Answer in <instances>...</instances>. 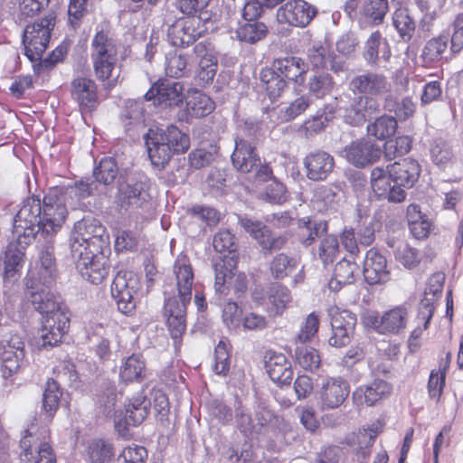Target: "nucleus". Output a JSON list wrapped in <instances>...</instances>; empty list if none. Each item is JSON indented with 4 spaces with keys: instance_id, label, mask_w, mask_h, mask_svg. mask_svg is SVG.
<instances>
[{
    "instance_id": "22",
    "label": "nucleus",
    "mask_w": 463,
    "mask_h": 463,
    "mask_svg": "<svg viewBox=\"0 0 463 463\" xmlns=\"http://www.w3.org/2000/svg\"><path fill=\"white\" fill-rule=\"evenodd\" d=\"M363 274L370 285L384 283L390 279L386 258L374 248L366 251Z\"/></svg>"
},
{
    "instance_id": "44",
    "label": "nucleus",
    "mask_w": 463,
    "mask_h": 463,
    "mask_svg": "<svg viewBox=\"0 0 463 463\" xmlns=\"http://www.w3.org/2000/svg\"><path fill=\"white\" fill-rule=\"evenodd\" d=\"M95 190H97V184L95 182H89L88 180H80L76 182L73 186L60 189L62 194L69 201V206L71 209H76L79 202L88 196H90Z\"/></svg>"
},
{
    "instance_id": "36",
    "label": "nucleus",
    "mask_w": 463,
    "mask_h": 463,
    "mask_svg": "<svg viewBox=\"0 0 463 463\" xmlns=\"http://www.w3.org/2000/svg\"><path fill=\"white\" fill-rule=\"evenodd\" d=\"M392 24L400 42L409 43L414 37L417 24L408 8H396L392 14Z\"/></svg>"
},
{
    "instance_id": "45",
    "label": "nucleus",
    "mask_w": 463,
    "mask_h": 463,
    "mask_svg": "<svg viewBox=\"0 0 463 463\" xmlns=\"http://www.w3.org/2000/svg\"><path fill=\"white\" fill-rule=\"evenodd\" d=\"M267 33V25L260 21H247L236 30L239 41L251 44L262 40Z\"/></svg>"
},
{
    "instance_id": "32",
    "label": "nucleus",
    "mask_w": 463,
    "mask_h": 463,
    "mask_svg": "<svg viewBox=\"0 0 463 463\" xmlns=\"http://www.w3.org/2000/svg\"><path fill=\"white\" fill-rule=\"evenodd\" d=\"M266 371L272 382L279 385H289L293 377L290 362L281 353H272L265 361Z\"/></svg>"
},
{
    "instance_id": "57",
    "label": "nucleus",
    "mask_w": 463,
    "mask_h": 463,
    "mask_svg": "<svg viewBox=\"0 0 463 463\" xmlns=\"http://www.w3.org/2000/svg\"><path fill=\"white\" fill-rule=\"evenodd\" d=\"M330 317L331 329L347 328L354 329L356 324V317L346 309H340L337 307H332L328 309Z\"/></svg>"
},
{
    "instance_id": "8",
    "label": "nucleus",
    "mask_w": 463,
    "mask_h": 463,
    "mask_svg": "<svg viewBox=\"0 0 463 463\" xmlns=\"http://www.w3.org/2000/svg\"><path fill=\"white\" fill-rule=\"evenodd\" d=\"M68 208L69 201L60 189H53L44 196L42 213L45 234L54 233L61 227L67 217Z\"/></svg>"
},
{
    "instance_id": "33",
    "label": "nucleus",
    "mask_w": 463,
    "mask_h": 463,
    "mask_svg": "<svg viewBox=\"0 0 463 463\" xmlns=\"http://www.w3.org/2000/svg\"><path fill=\"white\" fill-rule=\"evenodd\" d=\"M71 95L82 109H93L98 103L97 85L88 78L79 77L71 82Z\"/></svg>"
},
{
    "instance_id": "17",
    "label": "nucleus",
    "mask_w": 463,
    "mask_h": 463,
    "mask_svg": "<svg viewBox=\"0 0 463 463\" xmlns=\"http://www.w3.org/2000/svg\"><path fill=\"white\" fill-rule=\"evenodd\" d=\"M148 404L149 402H147L145 398L142 400L137 399L126 409V414L124 416H122V413L114 411L115 429L121 437L129 439L131 436L130 427H135L142 423L146 418L148 414Z\"/></svg>"
},
{
    "instance_id": "6",
    "label": "nucleus",
    "mask_w": 463,
    "mask_h": 463,
    "mask_svg": "<svg viewBox=\"0 0 463 463\" xmlns=\"http://www.w3.org/2000/svg\"><path fill=\"white\" fill-rule=\"evenodd\" d=\"M54 26V17L48 14L38 22L28 24L24 32L23 42L25 55L32 61L42 59L51 38V31Z\"/></svg>"
},
{
    "instance_id": "49",
    "label": "nucleus",
    "mask_w": 463,
    "mask_h": 463,
    "mask_svg": "<svg viewBox=\"0 0 463 463\" xmlns=\"http://www.w3.org/2000/svg\"><path fill=\"white\" fill-rule=\"evenodd\" d=\"M298 260L285 253L277 254L270 261L269 269L273 278L282 279L298 267Z\"/></svg>"
},
{
    "instance_id": "54",
    "label": "nucleus",
    "mask_w": 463,
    "mask_h": 463,
    "mask_svg": "<svg viewBox=\"0 0 463 463\" xmlns=\"http://www.w3.org/2000/svg\"><path fill=\"white\" fill-rule=\"evenodd\" d=\"M320 318L318 314L312 312L307 316L300 325L299 331L296 336V344H307L317 335L319 329Z\"/></svg>"
},
{
    "instance_id": "35",
    "label": "nucleus",
    "mask_w": 463,
    "mask_h": 463,
    "mask_svg": "<svg viewBox=\"0 0 463 463\" xmlns=\"http://www.w3.org/2000/svg\"><path fill=\"white\" fill-rule=\"evenodd\" d=\"M364 58L370 65L377 64L380 59L388 61L391 56L389 43L383 38L380 31H374L370 34L364 43Z\"/></svg>"
},
{
    "instance_id": "19",
    "label": "nucleus",
    "mask_w": 463,
    "mask_h": 463,
    "mask_svg": "<svg viewBox=\"0 0 463 463\" xmlns=\"http://www.w3.org/2000/svg\"><path fill=\"white\" fill-rule=\"evenodd\" d=\"M303 164L309 180L324 181L333 172L335 159L324 150H315L305 156Z\"/></svg>"
},
{
    "instance_id": "50",
    "label": "nucleus",
    "mask_w": 463,
    "mask_h": 463,
    "mask_svg": "<svg viewBox=\"0 0 463 463\" xmlns=\"http://www.w3.org/2000/svg\"><path fill=\"white\" fill-rule=\"evenodd\" d=\"M118 174V166L113 157L101 159L93 170L95 181L99 184L108 185L112 184Z\"/></svg>"
},
{
    "instance_id": "47",
    "label": "nucleus",
    "mask_w": 463,
    "mask_h": 463,
    "mask_svg": "<svg viewBox=\"0 0 463 463\" xmlns=\"http://www.w3.org/2000/svg\"><path fill=\"white\" fill-rule=\"evenodd\" d=\"M145 362L139 354L129 356L120 367L119 376L124 382H139L145 377Z\"/></svg>"
},
{
    "instance_id": "34",
    "label": "nucleus",
    "mask_w": 463,
    "mask_h": 463,
    "mask_svg": "<svg viewBox=\"0 0 463 463\" xmlns=\"http://www.w3.org/2000/svg\"><path fill=\"white\" fill-rule=\"evenodd\" d=\"M386 243L388 248L392 250L396 261L401 263L405 269H411L420 264V251L411 247L405 241L388 238Z\"/></svg>"
},
{
    "instance_id": "16",
    "label": "nucleus",
    "mask_w": 463,
    "mask_h": 463,
    "mask_svg": "<svg viewBox=\"0 0 463 463\" xmlns=\"http://www.w3.org/2000/svg\"><path fill=\"white\" fill-rule=\"evenodd\" d=\"M149 198L145 183H122L118 186L116 202L120 210L132 212L143 208Z\"/></svg>"
},
{
    "instance_id": "27",
    "label": "nucleus",
    "mask_w": 463,
    "mask_h": 463,
    "mask_svg": "<svg viewBox=\"0 0 463 463\" xmlns=\"http://www.w3.org/2000/svg\"><path fill=\"white\" fill-rule=\"evenodd\" d=\"M443 281L444 276L442 274H434L429 279L428 287L425 289V297L420 302L418 318L424 321L425 329L428 327L435 310L433 298L441 295Z\"/></svg>"
},
{
    "instance_id": "13",
    "label": "nucleus",
    "mask_w": 463,
    "mask_h": 463,
    "mask_svg": "<svg viewBox=\"0 0 463 463\" xmlns=\"http://www.w3.org/2000/svg\"><path fill=\"white\" fill-rule=\"evenodd\" d=\"M349 89L360 96L373 99L387 94L391 90V82L381 72L365 71L351 79Z\"/></svg>"
},
{
    "instance_id": "29",
    "label": "nucleus",
    "mask_w": 463,
    "mask_h": 463,
    "mask_svg": "<svg viewBox=\"0 0 463 463\" xmlns=\"http://www.w3.org/2000/svg\"><path fill=\"white\" fill-rule=\"evenodd\" d=\"M81 277L92 284H99L109 274V260L102 250L77 267Z\"/></svg>"
},
{
    "instance_id": "3",
    "label": "nucleus",
    "mask_w": 463,
    "mask_h": 463,
    "mask_svg": "<svg viewBox=\"0 0 463 463\" xmlns=\"http://www.w3.org/2000/svg\"><path fill=\"white\" fill-rule=\"evenodd\" d=\"M282 422V419L265 409L256 411L254 417L244 411L236 414L237 427L248 439H267L280 442L283 439L280 428Z\"/></svg>"
},
{
    "instance_id": "51",
    "label": "nucleus",
    "mask_w": 463,
    "mask_h": 463,
    "mask_svg": "<svg viewBox=\"0 0 463 463\" xmlns=\"http://www.w3.org/2000/svg\"><path fill=\"white\" fill-rule=\"evenodd\" d=\"M449 368V362H441L438 370L433 369L430 372L429 382H428V392L430 399L436 402L439 401V398L443 392L445 386L447 369Z\"/></svg>"
},
{
    "instance_id": "62",
    "label": "nucleus",
    "mask_w": 463,
    "mask_h": 463,
    "mask_svg": "<svg viewBox=\"0 0 463 463\" xmlns=\"http://www.w3.org/2000/svg\"><path fill=\"white\" fill-rule=\"evenodd\" d=\"M339 251L338 240L335 235H326L320 242L318 257L325 266L331 264L336 259Z\"/></svg>"
},
{
    "instance_id": "55",
    "label": "nucleus",
    "mask_w": 463,
    "mask_h": 463,
    "mask_svg": "<svg viewBox=\"0 0 463 463\" xmlns=\"http://www.w3.org/2000/svg\"><path fill=\"white\" fill-rule=\"evenodd\" d=\"M333 57V52L321 43H314L307 49V59L314 68H326Z\"/></svg>"
},
{
    "instance_id": "4",
    "label": "nucleus",
    "mask_w": 463,
    "mask_h": 463,
    "mask_svg": "<svg viewBox=\"0 0 463 463\" xmlns=\"http://www.w3.org/2000/svg\"><path fill=\"white\" fill-rule=\"evenodd\" d=\"M40 232L42 235L45 233L41 200L34 196L28 197L14 217L13 237L22 249H25Z\"/></svg>"
},
{
    "instance_id": "39",
    "label": "nucleus",
    "mask_w": 463,
    "mask_h": 463,
    "mask_svg": "<svg viewBox=\"0 0 463 463\" xmlns=\"http://www.w3.org/2000/svg\"><path fill=\"white\" fill-rule=\"evenodd\" d=\"M178 294L184 296L185 300L192 298V286L194 275L192 268L186 263L184 257L179 258L174 266Z\"/></svg>"
},
{
    "instance_id": "52",
    "label": "nucleus",
    "mask_w": 463,
    "mask_h": 463,
    "mask_svg": "<svg viewBox=\"0 0 463 463\" xmlns=\"http://www.w3.org/2000/svg\"><path fill=\"white\" fill-rule=\"evenodd\" d=\"M207 413L209 416L210 425L215 427L224 425L232 420V411L222 401L214 400L207 405Z\"/></svg>"
},
{
    "instance_id": "31",
    "label": "nucleus",
    "mask_w": 463,
    "mask_h": 463,
    "mask_svg": "<svg viewBox=\"0 0 463 463\" xmlns=\"http://www.w3.org/2000/svg\"><path fill=\"white\" fill-rule=\"evenodd\" d=\"M378 109L374 99L358 96L345 110V121L352 126H360L372 117Z\"/></svg>"
},
{
    "instance_id": "20",
    "label": "nucleus",
    "mask_w": 463,
    "mask_h": 463,
    "mask_svg": "<svg viewBox=\"0 0 463 463\" xmlns=\"http://www.w3.org/2000/svg\"><path fill=\"white\" fill-rule=\"evenodd\" d=\"M374 330L383 335H398L402 332L408 322V311L403 306H398L384 312L380 317L371 318Z\"/></svg>"
},
{
    "instance_id": "25",
    "label": "nucleus",
    "mask_w": 463,
    "mask_h": 463,
    "mask_svg": "<svg viewBox=\"0 0 463 463\" xmlns=\"http://www.w3.org/2000/svg\"><path fill=\"white\" fill-rule=\"evenodd\" d=\"M199 22L195 18H189L186 21H176L169 26L167 36L171 43L175 46H188L194 43L203 33L200 27H195Z\"/></svg>"
},
{
    "instance_id": "14",
    "label": "nucleus",
    "mask_w": 463,
    "mask_h": 463,
    "mask_svg": "<svg viewBox=\"0 0 463 463\" xmlns=\"http://www.w3.org/2000/svg\"><path fill=\"white\" fill-rule=\"evenodd\" d=\"M238 223L248 232L260 246L266 250H280L286 243V238L272 233L261 222L249 218L246 215H238Z\"/></svg>"
},
{
    "instance_id": "21",
    "label": "nucleus",
    "mask_w": 463,
    "mask_h": 463,
    "mask_svg": "<svg viewBox=\"0 0 463 463\" xmlns=\"http://www.w3.org/2000/svg\"><path fill=\"white\" fill-rule=\"evenodd\" d=\"M145 98L165 107L178 106L184 99L183 86L177 81L164 80L153 85Z\"/></svg>"
},
{
    "instance_id": "28",
    "label": "nucleus",
    "mask_w": 463,
    "mask_h": 463,
    "mask_svg": "<svg viewBox=\"0 0 463 463\" xmlns=\"http://www.w3.org/2000/svg\"><path fill=\"white\" fill-rule=\"evenodd\" d=\"M383 423L381 420L373 422L367 429L360 430L356 435L354 446L352 450L354 451L353 461L362 463L366 460L371 452V447L373 445L376 436L383 430Z\"/></svg>"
},
{
    "instance_id": "61",
    "label": "nucleus",
    "mask_w": 463,
    "mask_h": 463,
    "mask_svg": "<svg viewBox=\"0 0 463 463\" xmlns=\"http://www.w3.org/2000/svg\"><path fill=\"white\" fill-rule=\"evenodd\" d=\"M357 217L359 218V222H362V227L358 231L359 242L364 246H369L375 239L373 219L368 218L367 210L361 208L357 209Z\"/></svg>"
},
{
    "instance_id": "64",
    "label": "nucleus",
    "mask_w": 463,
    "mask_h": 463,
    "mask_svg": "<svg viewBox=\"0 0 463 463\" xmlns=\"http://www.w3.org/2000/svg\"><path fill=\"white\" fill-rule=\"evenodd\" d=\"M309 105V97L303 95L296 99L288 106L280 109V119L282 121H290L302 114Z\"/></svg>"
},
{
    "instance_id": "46",
    "label": "nucleus",
    "mask_w": 463,
    "mask_h": 463,
    "mask_svg": "<svg viewBox=\"0 0 463 463\" xmlns=\"http://www.w3.org/2000/svg\"><path fill=\"white\" fill-rule=\"evenodd\" d=\"M295 359L300 367L307 371H315L321 363L318 351L307 344H296Z\"/></svg>"
},
{
    "instance_id": "56",
    "label": "nucleus",
    "mask_w": 463,
    "mask_h": 463,
    "mask_svg": "<svg viewBox=\"0 0 463 463\" xmlns=\"http://www.w3.org/2000/svg\"><path fill=\"white\" fill-rule=\"evenodd\" d=\"M24 353L22 351H0L1 370L3 376L7 378L18 372L21 367Z\"/></svg>"
},
{
    "instance_id": "40",
    "label": "nucleus",
    "mask_w": 463,
    "mask_h": 463,
    "mask_svg": "<svg viewBox=\"0 0 463 463\" xmlns=\"http://www.w3.org/2000/svg\"><path fill=\"white\" fill-rule=\"evenodd\" d=\"M326 232L327 222L325 221H317L309 217L299 221L298 237L305 246L311 245L317 238L322 237Z\"/></svg>"
},
{
    "instance_id": "24",
    "label": "nucleus",
    "mask_w": 463,
    "mask_h": 463,
    "mask_svg": "<svg viewBox=\"0 0 463 463\" xmlns=\"http://www.w3.org/2000/svg\"><path fill=\"white\" fill-rule=\"evenodd\" d=\"M387 175L400 183L405 188H411L420 175V165L418 161L407 157L387 165Z\"/></svg>"
},
{
    "instance_id": "43",
    "label": "nucleus",
    "mask_w": 463,
    "mask_h": 463,
    "mask_svg": "<svg viewBox=\"0 0 463 463\" xmlns=\"http://www.w3.org/2000/svg\"><path fill=\"white\" fill-rule=\"evenodd\" d=\"M118 49L114 39L105 31L98 32L91 41L90 57H117Z\"/></svg>"
},
{
    "instance_id": "7",
    "label": "nucleus",
    "mask_w": 463,
    "mask_h": 463,
    "mask_svg": "<svg viewBox=\"0 0 463 463\" xmlns=\"http://www.w3.org/2000/svg\"><path fill=\"white\" fill-rule=\"evenodd\" d=\"M138 289V278L130 270H119L111 284V297L118 311L129 315L136 308L135 294Z\"/></svg>"
},
{
    "instance_id": "5",
    "label": "nucleus",
    "mask_w": 463,
    "mask_h": 463,
    "mask_svg": "<svg viewBox=\"0 0 463 463\" xmlns=\"http://www.w3.org/2000/svg\"><path fill=\"white\" fill-rule=\"evenodd\" d=\"M213 246L215 251L222 254L213 261L214 287L217 290H222V288L232 279V270L237 268L235 252L238 245L235 235L228 229L221 230L213 236Z\"/></svg>"
},
{
    "instance_id": "26",
    "label": "nucleus",
    "mask_w": 463,
    "mask_h": 463,
    "mask_svg": "<svg viewBox=\"0 0 463 463\" xmlns=\"http://www.w3.org/2000/svg\"><path fill=\"white\" fill-rule=\"evenodd\" d=\"M392 386L384 380L376 379L372 383L357 387L353 392L356 404L373 406L377 402L390 394Z\"/></svg>"
},
{
    "instance_id": "11",
    "label": "nucleus",
    "mask_w": 463,
    "mask_h": 463,
    "mask_svg": "<svg viewBox=\"0 0 463 463\" xmlns=\"http://www.w3.org/2000/svg\"><path fill=\"white\" fill-rule=\"evenodd\" d=\"M317 9L305 0H288L277 10L279 24L304 28L317 15Z\"/></svg>"
},
{
    "instance_id": "12",
    "label": "nucleus",
    "mask_w": 463,
    "mask_h": 463,
    "mask_svg": "<svg viewBox=\"0 0 463 463\" xmlns=\"http://www.w3.org/2000/svg\"><path fill=\"white\" fill-rule=\"evenodd\" d=\"M371 186L378 199L387 200L393 203L403 202L409 189L400 185L396 180H392L383 167H375L372 170Z\"/></svg>"
},
{
    "instance_id": "53",
    "label": "nucleus",
    "mask_w": 463,
    "mask_h": 463,
    "mask_svg": "<svg viewBox=\"0 0 463 463\" xmlns=\"http://www.w3.org/2000/svg\"><path fill=\"white\" fill-rule=\"evenodd\" d=\"M213 361V371L214 373L225 376L230 370V353L226 338H222L215 346Z\"/></svg>"
},
{
    "instance_id": "63",
    "label": "nucleus",
    "mask_w": 463,
    "mask_h": 463,
    "mask_svg": "<svg viewBox=\"0 0 463 463\" xmlns=\"http://www.w3.org/2000/svg\"><path fill=\"white\" fill-rule=\"evenodd\" d=\"M209 191L218 196L223 194L226 182V173L223 169L214 166L207 173L206 181Z\"/></svg>"
},
{
    "instance_id": "38",
    "label": "nucleus",
    "mask_w": 463,
    "mask_h": 463,
    "mask_svg": "<svg viewBox=\"0 0 463 463\" xmlns=\"http://www.w3.org/2000/svg\"><path fill=\"white\" fill-rule=\"evenodd\" d=\"M448 34H439L428 40L420 56L424 65L430 66L441 61L444 52L448 49Z\"/></svg>"
},
{
    "instance_id": "30",
    "label": "nucleus",
    "mask_w": 463,
    "mask_h": 463,
    "mask_svg": "<svg viewBox=\"0 0 463 463\" xmlns=\"http://www.w3.org/2000/svg\"><path fill=\"white\" fill-rule=\"evenodd\" d=\"M33 429L34 427L32 426L31 429L25 430L24 435L21 439L20 447L23 450L20 455L21 461L29 462L34 460V463H40L41 461L45 460V463H55L56 458L48 443L41 444L39 449L35 450L36 456H33L32 451V444L34 440L33 432Z\"/></svg>"
},
{
    "instance_id": "59",
    "label": "nucleus",
    "mask_w": 463,
    "mask_h": 463,
    "mask_svg": "<svg viewBox=\"0 0 463 463\" xmlns=\"http://www.w3.org/2000/svg\"><path fill=\"white\" fill-rule=\"evenodd\" d=\"M89 454L92 463H105L113 458L114 453L110 443L103 439H94L89 445Z\"/></svg>"
},
{
    "instance_id": "41",
    "label": "nucleus",
    "mask_w": 463,
    "mask_h": 463,
    "mask_svg": "<svg viewBox=\"0 0 463 463\" xmlns=\"http://www.w3.org/2000/svg\"><path fill=\"white\" fill-rule=\"evenodd\" d=\"M260 80L263 84L266 94L271 102L276 101L288 87L286 80L280 78L270 68H264L260 71Z\"/></svg>"
},
{
    "instance_id": "60",
    "label": "nucleus",
    "mask_w": 463,
    "mask_h": 463,
    "mask_svg": "<svg viewBox=\"0 0 463 463\" xmlns=\"http://www.w3.org/2000/svg\"><path fill=\"white\" fill-rule=\"evenodd\" d=\"M70 247L71 258L74 260L76 268L80 266V262L88 260L90 257L96 255V250L91 245H90V243L71 235L70 239Z\"/></svg>"
},
{
    "instance_id": "23",
    "label": "nucleus",
    "mask_w": 463,
    "mask_h": 463,
    "mask_svg": "<svg viewBox=\"0 0 463 463\" xmlns=\"http://www.w3.org/2000/svg\"><path fill=\"white\" fill-rule=\"evenodd\" d=\"M270 69L285 79L287 83L292 81L297 86H301L305 82L307 66L299 57L287 56L275 60Z\"/></svg>"
},
{
    "instance_id": "1",
    "label": "nucleus",
    "mask_w": 463,
    "mask_h": 463,
    "mask_svg": "<svg viewBox=\"0 0 463 463\" xmlns=\"http://www.w3.org/2000/svg\"><path fill=\"white\" fill-rule=\"evenodd\" d=\"M25 298L42 314L40 338L42 346L58 345L70 327V318L61 302L45 283L29 278L25 282Z\"/></svg>"
},
{
    "instance_id": "58",
    "label": "nucleus",
    "mask_w": 463,
    "mask_h": 463,
    "mask_svg": "<svg viewBox=\"0 0 463 463\" xmlns=\"http://www.w3.org/2000/svg\"><path fill=\"white\" fill-rule=\"evenodd\" d=\"M333 87V78L328 73H316L308 80V90L317 98H323L329 94Z\"/></svg>"
},
{
    "instance_id": "48",
    "label": "nucleus",
    "mask_w": 463,
    "mask_h": 463,
    "mask_svg": "<svg viewBox=\"0 0 463 463\" xmlns=\"http://www.w3.org/2000/svg\"><path fill=\"white\" fill-rule=\"evenodd\" d=\"M388 11V0H364L362 7L363 16L374 25L383 24Z\"/></svg>"
},
{
    "instance_id": "9",
    "label": "nucleus",
    "mask_w": 463,
    "mask_h": 463,
    "mask_svg": "<svg viewBox=\"0 0 463 463\" xmlns=\"http://www.w3.org/2000/svg\"><path fill=\"white\" fill-rule=\"evenodd\" d=\"M350 385L344 378L326 376L321 378L317 399L322 410L339 408L349 396Z\"/></svg>"
},
{
    "instance_id": "18",
    "label": "nucleus",
    "mask_w": 463,
    "mask_h": 463,
    "mask_svg": "<svg viewBox=\"0 0 463 463\" xmlns=\"http://www.w3.org/2000/svg\"><path fill=\"white\" fill-rule=\"evenodd\" d=\"M71 235L90 243L98 251L103 249L108 239L105 227L93 218L77 222Z\"/></svg>"
},
{
    "instance_id": "37",
    "label": "nucleus",
    "mask_w": 463,
    "mask_h": 463,
    "mask_svg": "<svg viewBox=\"0 0 463 463\" xmlns=\"http://www.w3.org/2000/svg\"><path fill=\"white\" fill-rule=\"evenodd\" d=\"M269 309L272 315L280 316L292 302L290 290L280 283H272L268 290Z\"/></svg>"
},
{
    "instance_id": "10",
    "label": "nucleus",
    "mask_w": 463,
    "mask_h": 463,
    "mask_svg": "<svg viewBox=\"0 0 463 463\" xmlns=\"http://www.w3.org/2000/svg\"><path fill=\"white\" fill-rule=\"evenodd\" d=\"M249 134L246 137L237 136L235 138V147L231 156L233 166L242 173H250L254 167L260 165V157L256 153V146L251 138L252 133H255L257 126L253 123H245V128H248Z\"/></svg>"
},
{
    "instance_id": "15",
    "label": "nucleus",
    "mask_w": 463,
    "mask_h": 463,
    "mask_svg": "<svg viewBox=\"0 0 463 463\" xmlns=\"http://www.w3.org/2000/svg\"><path fill=\"white\" fill-rule=\"evenodd\" d=\"M382 155L378 145L367 138L352 141L343 150V156L353 165L363 168L376 162Z\"/></svg>"
},
{
    "instance_id": "2",
    "label": "nucleus",
    "mask_w": 463,
    "mask_h": 463,
    "mask_svg": "<svg viewBox=\"0 0 463 463\" xmlns=\"http://www.w3.org/2000/svg\"><path fill=\"white\" fill-rule=\"evenodd\" d=\"M145 141L151 163L160 167L169 162L173 154L184 153L190 146L188 136L174 125L150 128Z\"/></svg>"
},
{
    "instance_id": "42",
    "label": "nucleus",
    "mask_w": 463,
    "mask_h": 463,
    "mask_svg": "<svg viewBox=\"0 0 463 463\" xmlns=\"http://www.w3.org/2000/svg\"><path fill=\"white\" fill-rule=\"evenodd\" d=\"M397 120L390 115L378 117L373 123L368 124L367 133L378 140H388L397 131Z\"/></svg>"
}]
</instances>
